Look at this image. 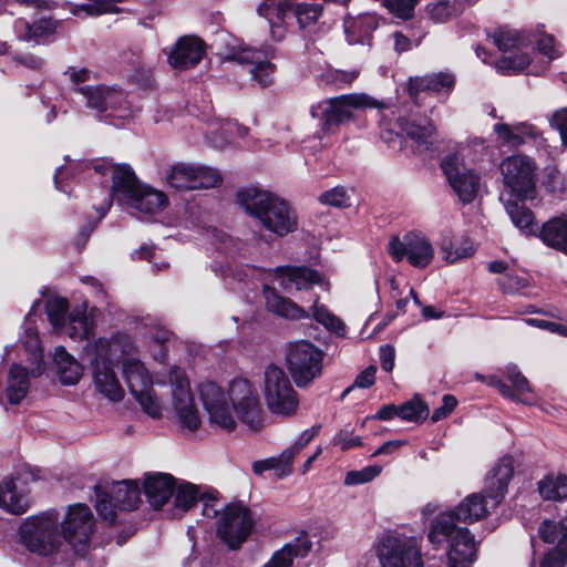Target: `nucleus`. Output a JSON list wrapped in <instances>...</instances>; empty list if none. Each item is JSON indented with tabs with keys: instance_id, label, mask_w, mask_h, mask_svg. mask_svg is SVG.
Here are the masks:
<instances>
[{
	"instance_id": "f257e3e1",
	"label": "nucleus",
	"mask_w": 567,
	"mask_h": 567,
	"mask_svg": "<svg viewBox=\"0 0 567 567\" xmlns=\"http://www.w3.org/2000/svg\"><path fill=\"white\" fill-rule=\"evenodd\" d=\"M492 501L487 493H473L466 496L455 508L435 515L427 526V540L433 546L447 544V567H472L476 559V544L468 528L457 523L472 524L486 517Z\"/></svg>"
},
{
	"instance_id": "f03ea898",
	"label": "nucleus",
	"mask_w": 567,
	"mask_h": 567,
	"mask_svg": "<svg viewBox=\"0 0 567 567\" xmlns=\"http://www.w3.org/2000/svg\"><path fill=\"white\" fill-rule=\"evenodd\" d=\"M199 398L210 424L225 431L236 427V417L251 430L260 429L262 410L257 390L251 381L236 378L227 392L216 382L206 380L198 385Z\"/></svg>"
},
{
	"instance_id": "7ed1b4c3",
	"label": "nucleus",
	"mask_w": 567,
	"mask_h": 567,
	"mask_svg": "<svg viewBox=\"0 0 567 567\" xmlns=\"http://www.w3.org/2000/svg\"><path fill=\"white\" fill-rule=\"evenodd\" d=\"M134 351L132 338L123 333L114 334L111 339L97 338L82 348V360L89 364L96 390L111 401L117 402L124 396L114 372V361Z\"/></svg>"
},
{
	"instance_id": "20e7f679",
	"label": "nucleus",
	"mask_w": 567,
	"mask_h": 567,
	"mask_svg": "<svg viewBox=\"0 0 567 567\" xmlns=\"http://www.w3.org/2000/svg\"><path fill=\"white\" fill-rule=\"evenodd\" d=\"M240 207L271 234L285 237L298 228V216L288 202L256 187H246L237 193Z\"/></svg>"
},
{
	"instance_id": "39448f33",
	"label": "nucleus",
	"mask_w": 567,
	"mask_h": 567,
	"mask_svg": "<svg viewBox=\"0 0 567 567\" xmlns=\"http://www.w3.org/2000/svg\"><path fill=\"white\" fill-rule=\"evenodd\" d=\"M114 198L141 219L161 213L168 204L166 195L142 184L130 165H121L114 171Z\"/></svg>"
},
{
	"instance_id": "423d86ee",
	"label": "nucleus",
	"mask_w": 567,
	"mask_h": 567,
	"mask_svg": "<svg viewBox=\"0 0 567 567\" xmlns=\"http://www.w3.org/2000/svg\"><path fill=\"white\" fill-rule=\"evenodd\" d=\"M19 537L29 551L39 556L52 557L64 548L60 517L55 511L27 517L19 527Z\"/></svg>"
},
{
	"instance_id": "0eeeda50",
	"label": "nucleus",
	"mask_w": 567,
	"mask_h": 567,
	"mask_svg": "<svg viewBox=\"0 0 567 567\" xmlns=\"http://www.w3.org/2000/svg\"><path fill=\"white\" fill-rule=\"evenodd\" d=\"M421 538L388 532L373 545L380 567H424Z\"/></svg>"
},
{
	"instance_id": "6e6552de",
	"label": "nucleus",
	"mask_w": 567,
	"mask_h": 567,
	"mask_svg": "<svg viewBox=\"0 0 567 567\" xmlns=\"http://www.w3.org/2000/svg\"><path fill=\"white\" fill-rule=\"evenodd\" d=\"M261 390L270 413L282 417L297 413L298 393L282 368L275 364L266 367Z\"/></svg>"
},
{
	"instance_id": "1a4fd4ad",
	"label": "nucleus",
	"mask_w": 567,
	"mask_h": 567,
	"mask_svg": "<svg viewBox=\"0 0 567 567\" xmlns=\"http://www.w3.org/2000/svg\"><path fill=\"white\" fill-rule=\"evenodd\" d=\"M383 103L364 94L353 93L323 100L310 109L313 118L320 121L322 130L350 121L353 110L381 109Z\"/></svg>"
},
{
	"instance_id": "9d476101",
	"label": "nucleus",
	"mask_w": 567,
	"mask_h": 567,
	"mask_svg": "<svg viewBox=\"0 0 567 567\" xmlns=\"http://www.w3.org/2000/svg\"><path fill=\"white\" fill-rule=\"evenodd\" d=\"M122 374L131 394L145 413L152 417L161 415V404L153 392V379L145 364L137 358L122 360Z\"/></svg>"
},
{
	"instance_id": "9b49d317",
	"label": "nucleus",
	"mask_w": 567,
	"mask_h": 567,
	"mask_svg": "<svg viewBox=\"0 0 567 567\" xmlns=\"http://www.w3.org/2000/svg\"><path fill=\"white\" fill-rule=\"evenodd\" d=\"M287 365L298 388L308 386L322 372L323 352L309 341L300 340L289 346Z\"/></svg>"
},
{
	"instance_id": "f8f14e48",
	"label": "nucleus",
	"mask_w": 567,
	"mask_h": 567,
	"mask_svg": "<svg viewBox=\"0 0 567 567\" xmlns=\"http://www.w3.org/2000/svg\"><path fill=\"white\" fill-rule=\"evenodd\" d=\"M503 183L506 187L502 194L508 197L532 198L535 189V162L525 155L506 157L499 165Z\"/></svg>"
},
{
	"instance_id": "ddd939ff",
	"label": "nucleus",
	"mask_w": 567,
	"mask_h": 567,
	"mask_svg": "<svg viewBox=\"0 0 567 567\" xmlns=\"http://www.w3.org/2000/svg\"><path fill=\"white\" fill-rule=\"evenodd\" d=\"M95 508L100 517L109 523L116 519L115 508L132 511L141 503V488L137 481L124 480L114 482L110 493L102 488L95 489Z\"/></svg>"
},
{
	"instance_id": "4468645a",
	"label": "nucleus",
	"mask_w": 567,
	"mask_h": 567,
	"mask_svg": "<svg viewBox=\"0 0 567 567\" xmlns=\"http://www.w3.org/2000/svg\"><path fill=\"white\" fill-rule=\"evenodd\" d=\"M95 519L85 504L68 507L64 518L60 519V532L64 547L70 546L76 554H84L94 533Z\"/></svg>"
},
{
	"instance_id": "2eb2a0df",
	"label": "nucleus",
	"mask_w": 567,
	"mask_h": 567,
	"mask_svg": "<svg viewBox=\"0 0 567 567\" xmlns=\"http://www.w3.org/2000/svg\"><path fill=\"white\" fill-rule=\"evenodd\" d=\"M441 168L458 199L463 204L472 203L481 187L480 175L466 166L458 153L446 155L441 162Z\"/></svg>"
},
{
	"instance_id": "dca6fc26",
	"label": "nucleus",
	"mask_w": 567,
	"mask_h": 567,
	"mask_svg": "<svg viewBox=\"0 0 567 567\" xmlns=\"http://www.w3.org/2000/svg\"><path fill=\"white\" fill-rule=\"evenodd\" d=\"M217 535L231 549L238 548L252 528L249 509L241 504H229L217 513Z\"/></svg>"
},
{
	"instance_id": "f3484780",
	"label": "nucleus",
	"mask_w": 567,
	"mask_h": 567,
	"mask_svg": "<svg viewBox=\"0 0 567 567\" xmlns=\"http://www.w3.org/2000/svg\"><path fill=\"white\" fill-rule=\"evenodd\" d=\"M168 380L172 388V405L178 423L182 427L195 431L200 424V419L185 372L178 367H173Z\"/></svg>"
},
{
	"instance_id": "a211bd4d",
	"label": "nucleus",
	"mask_w": 567,
	"mask_h": 567,
	"mask_svg": "<svg viewBox=\"0 0 567 567\" xmlns=\"http://www.w3.org/2000/svg\"><path fill=\"white\" fill-rule=\"evenodd\" d=\"M165 178L171 187L182 190L210 188L221 183V175L217 169L195 163L172 166Z\"/></svg>"
},
{
	"instance_id": "6ab92c4d",
	"label": "nucleus",
	"mask_w": 567,
	"mask_h": 567,
	"mask_svg": "<svg viewBox=\"0 0 567 567\" xmlns=\"http://www.w3.org/2000/svg\"><path fill=\"white\" fill-rule=\"evenodd\" d=\"M388 252L391 258L400 262L406 258L414 268H426L434 258V248L430 240L416 233H409L402 239L393 237L388 244Z\"/></svg>"
},
{
	"instance_id": "aec40b11",
	"label": "nucleus",
	"mask_w": 567,
	"mask_h": 567,
	"mask_svg": "<svg viewBox=\"0 0 567 567\" xmlns=\"http://www.w3.org/2000/svg\"><path fill=\"white\" fill-rule=\"evenodd\" d=\"M212 245L225 258L224 260L215 261L213 270L226 280L236 279L243 281L250 268L239 265L236 259L237 254L241 249V243L224 230L214 229L212 231Z\"/></svg>"
},
{
	"instance_id": "412c9836",
	"label": "nucleus",
	"mask_w": 567,
	"mask_h": 567,
	"mask_svg": "<svg viewBox=\"0 0 567 567\" xmlns=\"http://www.w3.org/2000/svg\"><path fill=\"white\" fill-rule=\"evenodd\" d=\"M271 58H274V50L270 47L264 50L239 48L225 56L226 60L247 65L251 80L261 87L269 86L274 81L276 66L270 62Z\"/></svg>"
},
{
	"instance_id": "4be33fe9",
	"label": "nucleus",
	"mask_w": 567,
	"mask_h": 567,
	"mask_svg": "<svg viewBox=\"0 0 567 567\" xmlns=\"http://www.w3.org/2000/svg\"><path fill=\"white\" fill-rule=\"evenodd\" d=\"M35 481L31 472H19L0 484V507L13 515L25 513L31 506L30 482Z\"/></svg>"
},
{
	"instance_id": "5701e85b",
	"label": "nucleus",
	"mask_w": 567,
	"mask_h": 567,
	"mask_svg": "<svg viewBox=\"0 0 567 567\" xmlns=\"http://www.w3.org/2000/svg\"><path fill=\"white\" fill-rule=\"evenodd\" d=\"M538 533L545 543L557 544L544 555L539 567H564L567 563V515L558 523L543 522Z\"/></svg>"
},
{
	"instance_id": "b1692460",
	"label": "nucleus",
	"mask_w": 567,
	"mask_h": 567,
	"mask_svg": "<svg viewBox=\"0 0 567 567\" xmlns=\"http://www.w3.org/2000/svg\"><path fill=\"white\" fill-rule=\"evenodd\" d=\"M493 40L498 50L504 53L518 50L517 53L504 56L496 62L495 66L499 72L523 71L529 65L528 54L522 51L524 39L518 31L506 30L496 32L493 35Z\"/></svg>"
},
{
	"instance_id": "393cba45",
	"label": "nucleus",
	"mask_w": 567,
	"mask_h": 567,
	"mask_svg": "<svg viewBox=\"0 0 567 567\" xmlns=\"http://www.w3.org/2000/svg\"><path fill=\"white\" fill-rule=\"evenodd\" d=\"M121 165L122 164H114L111 159L104 158L95 162H79L66 168L59 167L54 174L55 188L65 193L66 189L62 186V181L64 178H73L78 173L84 172L86 169L92 168L95 173L101 175H105L106 173L112 172V194H109L105 204L97 208L99 219H102L110 209L112 198L114 197V171Z\"/></svg>"
},
{
	"instance_id": "a878e982",
	"label": "nucleus",
	"mask_w": 567,
	"mask_h": 567,
	"mask_svg": "<svg viewBox=\"0 0 567 567\" xmlns=\"http://www.w3.org/2000/svg\"><path fill=\"white\" fill-rule=\"evenodd\" d=\"M293 2L291 0H260L256 12L267 20L269 32L275 41H281L287 33V18L291 16Z\"/></svg>"
},
{
	"instance_id": "bb28decb",
	"label": "nucleus",
	"mask_w": 567,
	"mask_h": 567,
	"mask_svg": "<svg viewBox=\"0 0 567 567\" xmlns=\"http://www.w3.org/2000/svg\"><path fill=\"white\" fill-rule=\"evenodd\" d=\"M175 499L173 516H182L187 513L198 501L203 502V515L207 518H215L218 513L217 501L213 497H205L199 488L188 482L175 484Z\"/></svg>"
},
{
	"instance_id": "cd10ccee",
	"label": "nucleus",
	"mask_w": 567,
	"mask_h": 567,
	"mask_svg": "<svg viewBox=\"0 0 567 567\" xmlns=\"http://www.w3.org/2000/svg\"><path fill=\"white\" fill-rule=\"evenodd\" d=\"M204 43L195 37H182L174 45L165 49L168 64L178 71L199 63L204 55Z\"/></svg>"
},
{
	"instance_id": "c85d7f7f",
	"label": "nucleus",
	"mask_w": 567,
	"mask_h": 567,
	"mask_svg": "<svg viewBox=\"0 0 567 567\" xmlns=\"http://www.w3.org/2000/svg\"><path fill=\"white\" fill-rule=\"evenodd\" d=\"M514 475V460L511 456L499 458L489 471L485 482V493L492 506H498L504 499L508 484Z\"/></svg>"
},
{
	"instance_id": "c756f323",
	"label": "nucleus",
	"mask_w": 567,
	"mask_h": 567,
	"mask_svg": "<svg viewBox=\"0 0 567 567\" xmlns=\"http://www.w3.org/2000/svg\"><path fill=\"white\" fill-rule=\"evenodd\" d=\"M506 377L512 383L513 389L498 380L496 377H491L488 383L498 389V391L506 398L518 401L523 404L533 405L536 403V396L533 393L528 380L522 374L516 365L506 367Z\"/></svg>"
},
{
	"instance_id": "7c9ffc66",
	"label": "nucleus",
	"mask_w": 567,
	"mask_h": 567,
	"mask_svg": "<svg viewBox=\"0 0 567 567\" xmlns=\"http://www.w3.org/2000/svg\"><path fill=\"white\" fill-rule=\"evenodd\" d=\"M175 484V478L169 474H146L143 481V488L151 506L155 509L162 508L173 496Z\"/></svg>"
},
{
	"instance_id": "2f4dec72",
	"label": "nucleus",
	"mask_w": 567,
	"mask_h": 567,
	"mask_svg": "<svg viewBox=\"0 0 567 567\" xmlns=\"http://www.w3.org/2000/svg\"><path fill=\"white\" fill-rule=\"evenodd\" d=\"M380 18L365 12L357 17H347L343 22L344 33L350 44H370L373 32L379 28Z\"/></svg>"
},
{
	"instance_id": "473e14b6",
	"label": "nucleus",
	"mask_w": 567,
	"mask_h": 567,
	"mask_svg": "<svg viewBox=\"0 0 567 567\" xmlns=\"http://www.w3.org/2000/svg\"><path fill=\"white\" fill-rule=\"evenodd\" d=\"M275 278L287 291L309 289L315 284H320V275L307 267H278Z\"/></svg>"
},
{
	"instance_id": "72a5a7b5",
	"label": "nucleus",
	"mask_w": 567,
	"mask_h": 567,
	"mask_svg": "<svg viewBox=\"0 0 567 567\" xmlns=\"http://www.w3.org/2000/svg\"><path fill=\"white\" fill-rule=\"evenodd\" d=\"M401 131L423 150H430L437 141V132L427 118H400Z\"/></svg>"
},
{
	"instance_id": "f704fd0d",
	"label": "nucleus",
	"mask_w": 567,
	"mask_h": 567,
	"mask_svg": "<svg viewBox=\"0 0 567 567\" xmlns=\"http://www.w3.org/2000/svg\"><path fill=\"white\" fill-rule=\"evenodd\" d=\"M74 341H96L93 337V319L86 313V305L75 307L70 316L68 323L60 330Z\"/></svg>"
},
{
	"instance_id": "c9c22d12",
	"label": "nucleus",
	"mask_w": 567,
	"mask_h": 567,
	"mask_svg": "<svg viewBox=\"0 0 567 567\" xmlns=\"http://www.w3.org/2000/svg\"><path fill=\"white\" fill-rule=\"evenodd\" d=\"M499 199L504 203L506 213L508 214L512 223L519 229L522 234L526 236L536 234L537 226L535 223V217L532 210L525 207L523 203L525 198H506V194H501Z\"/></svg>"
},
{
	"instance_id": "e433bc0d",
	"label": "nucleus",
	"mask_w": 567,
	"mask_h": 567,
	"mask_svg": "<svg viewBox=\"0 0 567 567\" xmlns=\"http://www.w3.org/2000/svg\"><path fill=\"white\" fill-rule=\"evenodd\" d=\"M311 549L307 536H299L276 550L262 567H291L295 558H303Z\"/></svg>"
},
{
	"instance_id": "4c0bfd02",
	"label": "nucleus",
	"mask_w": 567,
	"mask_h": 567,
	"mask_svg": "<svg viewBox=\"0 0 567 567\" xmlns=\"http://www.w3.org/2000/svg\"><path fill=\"white\" fill-rule=\"evenodd\" d=\"M267 309L278 317L291 320L308 318V312L288 298L280 296L274 288L264 287Z\"/></svg>"
},
{
	"instance_id": "58836bf2",
	"label": "nucleus",
	"mask_w": 567,
	"mask_h": 567,
	"mask_svg": "<svg viewBox=\"0 0 567 567\" xmlns=\"http://www.w3.org/2000/svg\"><path fill=\"white\" fill-rule=\"evenodd\" d=\"M538 236L546 246L567 255V215L544 223Z\"/></svg>"
},
{
	"instance_id": "ea45409f",
	"label": "nucleus",
	"mask_w": 567,
	"mask_h": 567,
	"mask_svg": "<svg viewBox=\"0 0 567 567\" xmlns=\"http://www.w3.org/2000/svg\"><path fill=\"white\" fill-rule=\"evenodd\" d=\"M55 372L64 385L76 384L83 375L82 364L63 347H56L54 352Z\"/></svg>"
},
{
	"instance_id": "a19ab883",
	"label": "nucleus",
	"mask_w": 567,
	"mask_h": 567,
	"mask_svg": "<svg viewBox=\"0 0 567 567\" xmlns=\"http://www.w3.org/2000/svg\"><path fill=\"white\" fill-rule=\"evenodd\" d=\"M455 83V79L450 73H432L424 76L410 79L409 92L415 96L420 92L430 91L435 93L450 92Z\"/></svg>"
},
{
	"instance_id": "79ce46f5",
	"label": "nucleus",
	"mask_w": 567,
	"mask_h": 567,
	"mask_svg": "<svg viewBox=\"0 0 567 567\" xmlns=\"http://www.w3.org/2000/svg\"><path fill=\"white\" fill-rule=\"evenodd\" d=\"M208 141L217 148L225 147L236 137H243L246 134V128L240 126L236 121H214L208 127Z\"/></svg>"
},
{
	"instance_id": "37998d69",
	"label": "nucleus",
	"mask_w": 567,
	"mask_h": 567,
	"mask_svg": "<svg viewBox=\"0 0 567 567\" xmlns=\"http://www.w3.org/2000/svg\"><path fill=\"white\" fill-rule=\"evenodd\" d=\"M100 96H104V112H109L107 117L127 118L132 112L128 106L126 94L117 86H106L104 92L95 91Z\"/></svg>"
},
{
	"instance_id": "c03bdc74",
	"label": "nucleus",
	"mask_w": 567,
	"mask_h": 567,
	"mask_svg": "<svg viewBox=\"0 0 567 567\" xmlns=\"http://www.w3.org/2000/svg\"><path fill=\"white\" fill-rule=\"evenodd\" d=\"M14 28L19 39L39 42L41 38L52 34L56 25L53 20L45 18L38 20L33 24L19 19L16 21Z\"/></svg>"
},
{
	"instance_id": "a18cd8bd",
	"label": "nucleus",
	"mask_w": 567,
	"mask_h": 567,
	"mask_svg": "<svg viewBox=\"0 0 567 567\" xmlns=\"http://www.w3.org/2000/svg\"><path fill=\"white\" fill-rule=\"evenodd\" d=\"M538 492L544 499L563 501L567 498V476L549 474L538 482Z\"/></svg>"
},
{
	"instance_id": "49530a36",
	"label": "nucleus",
	"mask_w": 567,
	"mask_h": 567,
	"mask_svg": "<svg viewBox=\"0 0 567 567\" xmlns=\"http://www.w3.org/2000/svg\"><path fill=\"white\" fill-rule=\"evenodd\" d=\"M441 250L447 262H455L471 257L475 252V246L468 238H462L454 244L451 238L446 237L441 243Z\"/></svg>"
},
{
	"instance_id": "de8ad7c7",
	"label": "nucleus",
	"mask_w": 567,
	"mask_h": 567,
	"mask_svg": "<svg viewBox=\"0 0 567 567\" xmlns=\"http://www.w3.org/2000/svg\"><path fill=\"white\" fill-rule=\"evenodd\" d=\"M461 2L457 0H439L426 6L429 18L435 23H445L457 16Z\"/></svg>"
},
{
	"instance_id": "09e8293b",
	"label": "nucleus",
	"mask_w": 567,
	"mask_h": 567,
	"mask_svg": "<svg viewBox=\"0 0 567 567\" xmlns=\"http://www.w3.org/2000/svg\"><path fill=\"white\" fill-rule=\"evenodd\" d=\"M92 3H83L73 6L71 9V13L74 16H101L105 13H116L118 12V8L116 7L117 2H122L123 0H91Z\"/></svg>"
},
{
	"instance_id": "8fccbe9b",
	"label": "nucleus",
	"mask_w": 567,
	"mask_h": 567,
	"mask_svg": "<svg viewBox=\"0 0 567 567\" xmlns=\"http://www.w3.org/2000/svg\"><path fill=\"white\" fill-rule=\"evenodd\" d=\"M266 471H275L277 477L282 478L292 473L291 464L284 458V452L277 457H269L252 463V472L261 475Z\"/></svg>"
},
{
	"instance_id": "3c124183",
	"label": "nucleus",
	"mask_w": 567,
	"mask_h": 567,
	"mask_svg": "<svg viewBox=\"0 0 567 567\" xmlns=\"http://www.w3.org/2000/svg\"><path fill=\"white\" fill-rule=\"evenodd\" d=\"M498 286L504 293L532 297V285L527 276L506 275L498 279Z\"/></svg>"
},
{
	"instance_id": "603ef678",
	"label": "nucleus",
	"mask_w": 567,
	"mask_h": 567,
	"mask_svg": "<svg viewBox=\"0 0 567 567\" xmlns=\"http://www.w3.org/2000/svg\"><path fill=\"white\" fill-rule=\"evenodd\" d=\"M322 13V7L318 3L301 2L293 4L291 16L297 20L300 29L315 24Z\"/></svg>"
},
{
	"instance_id": "864d4df0",
	"label": "nucleus",
	"mask_w": 567,
	"mask_h": 567,
	"mask_svg": "<svg viewBox=\"0 0 567 567\" xmlns=\"http://www.w3.org/2000/svg\"><path fill=\"white\" fill-rule=\"evenodd\" d=\"M318 202L323 206L334 208H347L351 206L350 189L344 186L338 185L330 189L322 192L318 196Z\"/></svg>"
},
{
	"instance_id": "5fc2aeb1",
	"label": "nucleus",
	"mask_w": 567,
	"mask_h": 567,
	"mask_svg": "<svg viewBox=\"0 0 567 567\" xmlns=\"http://www.w3.org/2000/svg\"><path fill=\"white\" fill-rule=\"evenodd\" d=\"M48 319L55 331H60L65 322V315L69 309L64 298H50L45 305Z\"/></svg>"
},
{
	"instance_id": "6e6d98bb",
	"label": "nucleus",
	"mask_w": 567,
	"mask_h": 567,
	"mask_svg": "<svg viewBox=\"0 0 567 567\" xmlns=\"http://www.w3.org/2000/svg\"><path fill=\"white\" fill-rule=\"evenodd\" d=\"M311 308L312 315L319 323L323 324L328 330L339 336L344 334L346 327L343 322L333 313H331L324 306L318 305V301L316 300Z\"/></svg>"
},
{
	"instance_id": "4d7b16f0",
	"label": "nucleus",
	"mask_w": 567,
	"mask_h": 567,
	"mask_svg": "<svg viewBox=\"0 0 567 567\" xmlns=\"http://www.w3.org/2000/svg\"><path fill=\"white\" fill-rule=\"evenodd\" d=\"M148 337L158 347V350L152 352L154 360L163 362L166 358L165 343L172 338V333L159 323H151Z\"/></svg>"
},
{
	"instance_id": "13d9d810",
	"label": "nucleus",
	"mask_w": 567,
	"mask_h": 567,
	"mask_svg": "<svg viewBox=\"0 0 567 567\" xmlns=\"http://www.w3.org/2000/svg\"><path fill=\"white\" fill-rule=\"evenodd\" d=\"M426 405L417 398L399 406V417L404 421L420 422L427 417Z\"/></svg>"
},
{
	"instance_id": "bf43d9fd",
	"label": "nucleus",
	"mask_w": 567,
	"mask_h": 567,
	"mask_svg": "<svg viewBox=\"0 0 567 567\" xmlns=\"http://www.w3.org/2000/svg\"><path fill=\"white\" fill-rule=\"evenodd\" d=\"M382 472L379 465H369L358 471H349L344 476V485L353 486L373 481Z\"/></svg>"
},
{
	"instance_id": "052dcab7",
	"label": "nucleus",
	"mask_w": 567,
	"mask_h": 567,
	"mask_svg": "<svg viewBox=\"0 0 567 567\" xmlns=\"http://www.w3.org/2000/svg\"><path fill=\"white\" fill-rule=\"evenodd\" d=\"M95 91L104 92L105 85H84V86H78L76 92L80 93L83 96V100L85 102V105L89 109L95 110L99 113H104V96H100V94H96Z\"/></svg>"
},
{
	"instance_id": "680f3d73",
	"label": "nucleus",
	"mask_w": 567,
	"mask_h": 567,
	"mask_svg": "<svg viewBox=\"0 0 567 567\" xmlns=\"http://www.w3.org/2000/svg\"><path fill=\"white\" fill-rule=\"evenodd\" d=\"M494 132L505 145L518 146L524 143V138L516 132L514 125L497 123L494 125Z\"/></svg>"
},
{
	"instance_id": "e2e57ef3",
	"label": "nucleus",
	"mask_w": 567,
	"mask_h": 567,
	"mask_svg": "<svg viewBox=\"0 0 567 567\" xmlns=\"http://www.w3.org/2000/svg\"><path fill=\"white\" fill-rule=\"evenodd\" d=\"M22 342L27 351L34 358V360L42 358V347L37 330L27 327Z\"/></svg>"
},
{
	"instance_id": "0e129e2a",
	"label": "nucleus",
	"mask_w": 567,
	"mask_h": 567,
	"mask_svg": "<svg viewBox=\"0 0 567 567\" xmlns=\"http://www.w3.org/2000/svg\"><path fill=\"white\" fill-rule=\"evenodd\" d=\"M332 443L333 445L339 446L343 451L360 446L362 444L361 437L353 435L352 432L348 430L339 431L334 435Z\"/></svg>"
},
{
	"instance_id": "69168bd1",
	"label": "nucleus",
	"mask_w": 567,
	"mask_h": 567,
	"mask_svg": "<svg viewBox=\"0 0 567 567\" xmlns=\"http://www.w3.org/2000/svg\"><path fill=\"white\" fill-rule=\"evenodd\" d=\"M525 322L528 326L536 327V328H539L543 330H547L551 333H557L561 337L567 338V326H564V324H560V323H557L554 321H548V320H544V319H534V318L525 319Z\"/></svg>"
},
{
	"instance_id": "338daca9",
	"label": "nucleus",
	"mask_w": 567,
	"mask_h": 567,
	"mask_svg": "<svg viewBox=\"0 0 567 567\" xmlns=\"http://www.w3.org/2000/svg\"><path fill=\"white\" fill-rule=\"evenodd\" d=\"M550 124L559 132L563 143L567 146V107L557 110L550 118Z\"/></svg>"
},
{
	"instance_id": "774afa93",
	"label": "nucleus",
	"mask_w": 567,
	"mask_h": 567,
	"mask_svg": "<svg viewBox=\"0 0 567 567\" xmlns=\"http://www.w3.org/2000/svg\"><path fill=\"white\" fill-rule=\"evenodd\" d=\"M457 401L453 395L445 394L442 400V405L433 411L432 421L439 422L445 419L456 406Z\"/></svg>"
}]
</instances>
